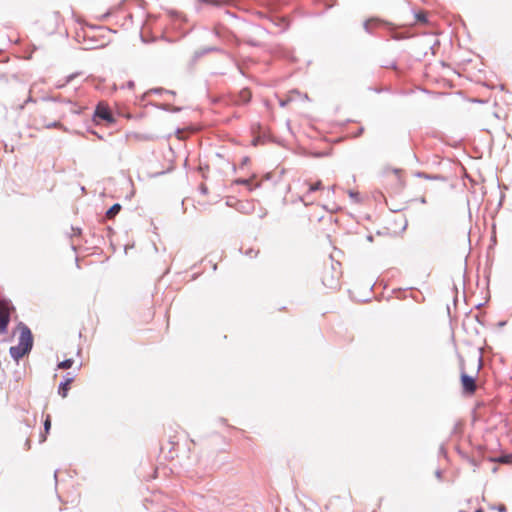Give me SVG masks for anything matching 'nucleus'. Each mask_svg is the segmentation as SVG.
I'll return each instance as SVG.
<instances>
[{"instance_id": "nucleus-2", "label": "nucleus", "mask_w": 512, "mask_h": 512, "mask_svg": "<svg viewBox=\"0 0 512 512\" xmlns=\"http://www.w3.org/2000/svg\"><path fill=\"white\" fill-rule=\"evenodd\" d=\"M18 328L20 330L18 345L31 351L33 348L34 338L30 328L22 322L18 324Z\"/></svg>"}, {"instance_id": "nucleus-36", "label": "nucleus", "mask_w": 512, "mask_h": 512, "mask_svg": "<svg viewBox=\"0 0 512 512\" xmlns=\"http://www.w3.org/2000/svg\"><path fill=\"white\" fill-rule=\"evenodd\" d=\"M58 15H59L58 13H54V14L52 15V17L57 21V20H58Z\"/></svg>"}, {"instance_id": "nucleus-20", "label": "nucleus", "mask_w": 512, "mask_h": 512, "mask_svg": "<svg viewBox=\"0 0 512 512\" xmlns=\"http://www.w3.org/2000/svg\"><path fill=\"white\" fill-rule=\"evenodd\" d=\"M236 209L241 213H247L246 204L239 202Z\"/></svg>"}, {"instance_id": "nucleus-15", "label": "nucleus", "mask_w": 512, "mask_h": 512, "mask_svg": "<svg viewBox=\"0 0 512 512\" xmlns=\"http://www.w3.org/2000/svg\"><path fill=\"white\" fill-rule=\"evenodd\" d=\"M322 188H323V186H322V182H321V181H317L316 183L311 184V185L309 186V190H308V192H309V193H311V192H315V191H318V190H320V189H322Z\"/></svg>"}, {"instance_id": "nucleus-23", "label": "nucleus", "mask_w": 512, "mask_h": 512, "mask_svg": "<svg viewBox=\"0 0 512 512\" xmlns=\"http://www.w3.org/2000/svg\"><path fill=\"white\" fill-rule=\"evenodd\" d=\"M76 76H77V74H71V75L67 76L66 81H65V85H66L67 83L72 82V81H73V79H74ZM63 86H64V84H63ZM58 87H62V85H59Z\"/></svg>"}, {"instance_id": "nucleus-21", "label": "nucleus", "mask_w": 512, "mask_h": 512, "mask_svg": "<svg viewBox=\"0 0 512 512\" xmlns=\"http://www.w3.org/2000/svg\"><path fill=\"white\" fill-rule=\"evenodd\" d=\"M208 48V51L209 53L210 52H219V53H224V50L219 48V47H216V46H209L207 47Z\"/></svg>"}, {"instance_id": "nucleus-38", "label": "nucleus", "mask_w": 512, "mask_h": 512, "mask_svg": "<svg viewBox=\"0 0 512 512\" xmlns=\"http://www.w3.org/2000/svg\"><path fill=\"white\" fill-rule=\"evenodd\" d=\"M45 440H46V436L43 435L41 441H45Z\"/></svg>"}, {"instance_id": "nucleus-32", "label": "nucleus", "mask_w": 512, "mask_h": 512, "mask_svg": "<svg viewBox=\"0 0 512 512\" xmlns=\"http://www.w3.org/2000/svg\"><path fill=\"white\" fill-rule=\"evenodd\" d=\"M287 103H288V101H287V100H280V105H281L282 107L286 106V105H287Z\"/></svg>"}, {"instance_id": "nucleus-24", "label": "nucleus", "mask_w": 512, "mask_h": 512, "mask_svg": "<svg viewBox=\"0 0 512 512\" xmlns=\"http://www.w3.org/2000/svg\"><path fill=\"white\" fill-rule=\"evenodd\" d=\"M53 100L72 104L70 100L64 99L62 96L53 97Z\"/></svg>"}, {"instance_id": "nucleus-6", "label": "nucleus", "mask_w": 512, "mask_h": 512, "mask_svg": "<svg viewBox=\"0 0 512 512\" xmlns=\"http://www.w3.org/2000/svg\"><path fill=\"white\" fill-rule=\"evenodd\" d=\"M372 24L375 25V26L376 25H385V26H389V27L391 26L390 23L385 22V21H383V20H381L379 18H374V17L373 18H369L366 21H364V23H363V28H364V30L367 33H370V34L372 33V30H371V25Z\"/></svg>"}, {"instance_id": "nucleus-1", "label": "nucleus", "mask_w": 512, "mask_h": 512, "mask_svg": "<svg viewBox=\"0 0 512 512\" xmlns=\"http://www.w3.org/2000/svg\"><path fill=\"white\" fill-rule=\"evenodd\" d=\"M15 311L14 306L10 300H0V332L7 333L8 326L11 320V314Z\"/></svg>"}, {"instance_id": "nucleus-14", "label": "nucleus", "mask_w": 512, "mask_h": 512, "mask_svg": "<svg viewBox=\"0 0 512 512\" xmlns=\"http://www.w3.org/2000/svg\"><path fill=\"white\" fill-rule=\"evenodd\" d=\"M148 93H155V94H163V93H165V94H172V95L175 94L174 91L166 90L164 88H155V89L150 90Z\"/></svg>"}, {"instance_id": "nucleus-18", "label": "nucleus", "mask_w": 512, "mask_h": 512, "mask_svg": "<svg viewBox=\"0 0 512 512\" xmlns=\"http://www.w3.org/2000/svg\"><path fill=\"white\" fill-rule=\"evenodd\" d=\"M46 128H48V129H50V128H60V129H62L63 125L59 121H54V122H51V123L47 124Z\"/></svg>"}, {"instance_id": "nucleus-29", "label": "nucleus", "mask_w": 512, "mask_h": 512, "mask_svg": "<svg viewBox=\"0 0 512 512\" xmlns=\"http://www.w3.org/2000/svg\"><path fill=\"white\" fill-rule=\"evenodd\" d=\"M71 230L74 232V235H80L81 234V229L80 228L71 227Z\"/></svg>"}, {"instance_id": "nucleus-31", "label": "nucleus", "mask_w": 512, "mask_h": 512, "mask_svg": "<svg viewBox=\"0 0 512 512\" xmlns=\"http://www.w3.org/2000/svg\"><path fill=\"white\" fill-rule=\"evenodd\" d=\"M180 110H181L180 107H174L171 105V109H170L171 112H179Z\"/></svg>"}, {"instance_id": "nucleus-17", "label": "nucleus", "mask_w": 512, "mask_h": 512, "mask_svg": "<svg viewBox=\"0 0 512 512\" xmlns=\"http://www.w3.org/2000/svg\"><path fill=\"white\" fill-rule=\"evenodd\" d=\"M44 430H45V433H48L50 431V428H51V418H50V415H47L46 416V419L44 420Z\"/></svg>"}, {"instance_id": "nucleus-39", "label": "nucleus", "mask_w": 512, "mask_h": 512, "mask_svg": "<svg viewBox=\"0 0 512 512\" xmlns=\"http://www.w3.org/2000/svg\"><path fill=\"white\" fill-rule=\"evenodd\" d=\"M72 249L76 250V246L74 244H72Z\"/></svg>"}, {"instance_id": "nucleus-33", "label": "nucleus", "mask_w": 512, "mask_h": 512, "mask_svg": "<svg viewBox=\"0 0 512 512\" xmlns=\"http://www.w3.org/2000/svg\"><path fill=\"white\" fill-rule=\"evenodd\" d=\"M420 202H421L422 204H426V203H427L426 198H425L424 196H423V197H421V198H420Z\"/></svg>"}, {"instance_id": "nucleus-37", "label": "nucleus", "mask_w": 512, "mask_h": 512, "mask_svg": "<svg viewBox=\"0 0 512 512\" xmlns=\"http://www.w3.org/2000/svg\"><path fill=\"white\" fill-rule=\"evenodd\" d=\"M93 134H95L96 137H98L99 139H102V137L99 134H97L96 132H93Z\"/></svg>"}, {"instance_id": "nucleus-28", "label": "nucleus", "mask_w": 512, "mask_h": 512, "mask_svg": "<svg viewBox=\"0 0 512 512\" xmlns=\"http://www.w3.org/2000/svg\"><path fill=\"white\" fill-rule=\"evenodd\" d=\"M161 108L165 111H170L171 105L170 104H162Z\"/></svg>"}, {"instance_id": "nucleus-26", "label": "nucleus", "mask_w": 512, "mask_h": 512, "mask_svg": "<svg viewBox=\"0 0 512 512\" xmlns=\"http://www.w3.org/2000/svg\"><path fill=\"white\" fill-rule=\"evenodd\" d=\"M349 196L355 200H358V193L354 191H349Z\"/></svg>"}, {"instance_id": "nucleus-11", "label": "nucleus", "mask_w": 512, "mask_h": 512, "mask_svg": "<svg viewBox=\"0 0 512 512\" xmlns=\"http://www.w3.org/2000/svg\"><path fill=\"white\" fill-rule=\"evenodd\" d=\"M208 53L209 51L207 47L196 50L192 56V62L196 63L201 57L205 56Z\"/></svg>"}, {"instance_id": "nucleus-30", "label": "nucleus", "mask_w": 512, "mask_h": 512, "mask_svg": "<svg viewBox=\"0 0 512 512\" xmlns=\"http://www.w3.org/2000/svg\"><path fill=\"white\" fill-rule=\"evenodd\" d=\"M435 476L437 477V479L441 480V478H442V471L441 470H437L435 472Z\"/></svg>"}, {"instance_id": "nucleus-27", "label": "nucleus", "mask_w": 512, "mask_h": 512, "mask_svg": "<svg viewBox=\"0 0 512 512\" xmlns=\"http://www.w3.org/2000/svg\"><path fill=\"white\" fill-rule=\"evenodd\" d=\"M496 508H497V510L499 512H505L506 511V506L504 504H499Z\"/></svg>"}, {"instance_id": "nucleus-9", "label": "nucleus", "mask_w": 512, "mask_h": 512, "mask_svg": "<svg viewBox=\"0 0 512 512\" xmlns=\"http://www.w3.org/2000/svg\"><path fill=\"white\" fill-rule=\"evenodd\" d=\"M235 183L238 184V185H244L246 187H248V189L250 191L256 189V188H259L261 183L258 182L256 183L255 185H252V179L251 178H238L235 180Z\"/></svg>"}, {"instance_id": "nucleus-4", "label": "nucleus", "mask_w": 512, "mask_h": 512, "mask_svg": "<svg viewBox=\"0 0 512 512\" xmlns=\"http://www.w3.org/2000/svg\"><path fill=\"white\" fill-rule=\"evenodd\" d=\"M461 383L465 393L473 394L476 391V381L472 376L462 373Z\"/></svg>"}, {"instance_id": "nucleus-12", "label": "nucleus", "mask_w": 512, "mask_h": 512, "mask_svg": "<svg viewBox=\"0 0 512 512\" xmlns=\"http://www.w3.org/2000/svg\"><path fill=\"white\" fill-rule=\"evenodd\" d=\"M74 363V360L72 358L65 359L62 362L58 363L57 367L58 369H70Z\"/></svg>"}, {"instance_id": "nucleus-3", "label": "nucleus", "mask_w": 512, "mask_h": 512, "mask_svg": "<svg viewBox=\"0 0 512 512\" xmlns=\"http://www.w3.org/2000/svg\"><path fill=\"white\" fill-rule=\"evenodd\" d=\"M93 120L96 123L104 121L108 124H112L115 122V118L110 109L102 104L97 105L93 114Z\"/></svg>"}, {"instance_id": "nucleus-34", "label": "nucleus", "mask_w": 512, "mask_h": 512, "mask_svg": "<svg viewBox=\"0 0 512 512\" xmlns=\"http://www.w3.org/2000/svg\"><path fill=\"white\" fill-rule=\"evenodd\" d=\"M253 249H250L249 251L246 252L247 255H249L250 257H252V253H253Z\"/></svg>"}, {"instance_id": "nucleus-10", "label": "nucleus", "mask_w": 512, "mask_h": 512, "mask_svg": "<svg viewBox=\"0 0 512 512\" xmlns=\"http://www.w3.org/2000/svg\"><path fill=\"white\" fill-rule=\"evenodd\" d=\"M121 208L122 207L119 203H115L107 210L106 217L113 219L121 211Z\"/></svg>"}, {"instance_id": "nucleus-8", "label": "nucleus", "mask_w": 512, "mask_h": 512, "mask_svg": "<svg viewBox=\"0 0 512 512\" xmlns=\"http://www.w3.org/2000/svg\"><path fill=\"white\" fill-rule=\"evenodd\" d=\"M251 92L248 88H244L236 96L234 100L236 104H246L251 100Z\"/></svg>"}, {"instance_id": "nucleus-7", "label": "nucleus", "mask_w": 512, "mask_h": 512, "mask_svg": "<svg viewBox=\"0 0 512 512\" xmlns=\"http://www.w3.org/2000/svg\"><path fill=\"white\" fill-rule=\"evenodd\" d=\"M74 378L73 377H70L69 374H67V376L65 377L64 381H62L60 384H59V387H58V393L59 395H61L63 398H65L68 394V391L70 389V384L73 382Z\"/></svg>"}, {"instance_id": "nucleus-16", "label": "nucleus", "mask_w": 512, "mask_h": 512, "mask_svg": "<svg viewBox=\"0 0 512 512\" xmlns=\"http://www.w3.org/2000/svg\"><path fill=\"white\" fill-rule=\"evenodd\" d=\"M415 17H416V20H417L418 22H421V23H426V22H427V15H426V13H425V12H422V11H421V12L417 13V14L415 15Z\"/></svg>"}, {"instance_id": "nucleus-22", "label": "nucleus", "mask_w": 512, "mask_h": 512, "mask_svg": "<svg viewBox=\"0 0 512 512\" xmlns=\"http://www.w3.org/2000/svg\"><path fill=\"white\" fill-rule=\"evenodd\" d=\"M392 38L395 40H401L405 38V36L397 32H392Z\"/></svg>"}, {"instance_id": "nucleus-5", "label": "nucleus", "mask_w": 512, "mask_h": 512, "mask_svg": "<svg viewBox=\"0 0 512 512\" xmlns=\"http://www.w3.org/2000/svg\"><path fill=\"white\" fill-rule=\"evenodd\" d=\"M30 352L31 351H29L28 349H26L24 347H21L19 345L11 346L10 349H9V353H10L11 357L16 362H18L24 356L28 355Z\"/></svg>"}, {"instance_id": "nucleus-25", "label": "nucleus", "mask_w": 512, "mask_h": 512, "mask_svg": "<svg viewBox=\"0 0 512 512\" xmlns=\"http://www.w3.org/2000/svg\"><path fill=\"white\" fill-rule=\"evenodd\" d=\"M81 107H78L76 106L75 104H73V108L71 109V111L75 114H80L81 113Z\"/></svg>"}, {"instance_id": "nucleus-13", "label": "nucleus", "mask_w": 512, "mask_h": 512, "mask_svg": "<svg viewBox=\"0 0 512 512\" xmlns=\"http://www.w3.org/2000/svg\"><path fill=\"white\" fill-rule=\"evenodd\" d=\"M415 176H416V177H419V178L428 179V180H430V179H440V178H442V177H441V176H439V175H430V174H427V173H425V172H416V173H415Z\"/></svg>"}, {"instance_id": "nucleus-19", "label": "nucleus", "mask_w": 512, "mask_h": 512, "mask_svg": "<svg viewBox=\"0 0 512 512\" xmlns=\"http://www.w3.org/2000/svg\"><path fill=\"white\" fill-rule=\"evenodd\" d=\"M323 284L329 288H335L337 286V282L335 280L327 281L326 279H323Z\"/></svg>"}, {"instance_id": "nucleus-40", "label": "nucleus", "mask_w": 512, "mask_h": 512, "mask_svg": "<svg viewBox=\"0 0 512 512\" xmlns=\"http://www.w3.org/2000/svg\"><path fill=\"white\" fill-rule=\"evenodd\" d=\"M54 477L57 480V471L54 473Z\"/></svg>"}, {"instance_id": "nucleus-35", "label": "nucleus", "mask_w": 512, "mask_h": 512, "mask_svg": "<svg viewBox=\"0 0 512 512\" xmlns=\"http://www.w3.org/2000/svg\"><path fill=\"white\" fill-rule=\"evenodd\" d=\"M247 43H248L249 45H252V46H255V45H256V43H255L254 41H252V40L247 41Z\"/></svg>"}]
</instances>
